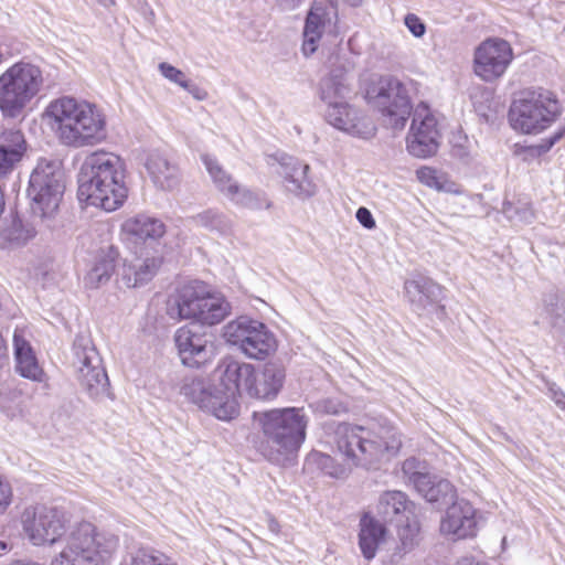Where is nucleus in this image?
<instances>
[{
    "mask_svg": "<svg viewBox=\"0 0 565 565\" xmlns=\"http://www.w3.org/2000/svg\"><path fill=\"white\" fill-rule=\"evenodd\" d=\"M351 92L347 71L342 66L331 70L319 87L320 99L326 105L324 118L329 125L350 136L370 138L375 134V125L348 102Z\"/></svg>",
    "mask_w": 565,
    "mask_h": 565,
    "instance_id": "39448f33",
    "label": "nucleus"
},
{
    "mask_svg": "<svg viewBox=\"0 0 565 565\" xmlns=\"http://www.w3.org/2000/svg\"><path fill=\"white\" fill-rule=\"evenodd\" d=\"M406 523L398 526L397 534L401 550L406 553L412 551L419 542L420 525L418 514L405 519Z\"/></svg>",
    "mask_w": 565,
    "mask_h": 565,
    "instance_id": "e433bc0d",
    "label": "nucleus"
},
{
    "mask_svg": "<svg viewBox=\"0 0 565 565\" xmlns=\"http://www.w3.org/2000/svg\"><path fill=\"white\" fill-rule=\"evenodd\" d=\"M559 113L556 96L544 88L522 90L511 104L509 121L522 134H540L548 128Z\"/></svg>",
    "mask_w": 565,
    "mask_h": 565,
    "instance_id": "9d476101",
    "label": "nucleus"
},
{
    "mask_svg": "<svg viewBox=\"0 0 565 565\" xmlns=\"http://www.w3.org/2000/svg\"><path fill=\"white\" fill-rule=\"evenodd\" d=\"M332 445L341 462H337L330 455L311 451L306 465L340 478L354 467L375 468L388 461L398 452L402 440L391 425L376 422L366 425L340 423L334 429Z\"/></svg>",
    "mask_w": 565,
    "mask_h": 565,
    "instance_id": "f03ea898",
    "label": "nucleus"
},
{
    "mask_svg": "<svg viewBox=\"0 0 565 565\" xmlns=\"http://www.w3.org/2000/svg\"><path fill=\"white\" fill-rule=\"evenodd\" d=\"M267 456L270 460L276 459L274 451H270Z\"/></svg>",
    "mask_w": 565,
    "mask_h": 565,
    "instance_id": "052dcab7",
    "label": "nucleus"
},
{
    "mask_svg": "<svg viewBox=\"0 0 565 565\" xmlns=\"http://www.w3.org/2000/svg\"><path fill=\"white\" fill-rule=\"evenodd\" d=\"M119 540L107 532H98L94 524L85 522L70 532L66 545L50 565H106L118 547Z\"/></svg>",
    "mask_w": 565,
    "mask_h": 565,
    "instance_id": "0eeeda50",
    "label": "nucleus"
},
{
    "mask_svg": "<svg viewBox=\"0 0 565 565\" xmlns=\"http://www.w3.org/2000/svg\"><path fill=\"white\" fill-rule=\"evenodd\" d=\"M73 365L81 387L92 398H99L107 394L109 381L102 359L86 338H76L73 344Z\"/></svg>",
    "mask_w": 565,
    "mask_h": 565,
    "instance_id": "4468645a",
    "label": "nucleus"
},
{
    "mask_svg": "<svg viewBox=\"0 0 565 565\" xmlns=\"http://www.w3.org/2000/svg\"><path fill=\"white\" fill-rule=\"evenodd\" d=\"M11 550V544L7 537L0 536V556Z\"/></svg>",
    "mask_w": 565,
    "mask_h": 565,
    "instance_id": "5fc2aeb1",
    "label": "nucleus"
},
{
    "mask_svg": "<svg viewBox=\"0 0 565 565\" xmlns=\"http://www.w3.org/2000/svg\"><path fill=\"white\" fill-rule=\"evenodd\" d=\"M183 89H185L189 94L192 95V97L196 100H205L209 96L207 92L200 87L199 85L188 81L186 82V87H182Z\"/></svg>",
    "mask_w": 565,
    "mask_h": 565,
    "instance_id": "09e8293b",
    "label": "nucleus"
},
{
    "mask_svg": "<svg viewBox=\"0 0 565 565\" xmlns=\"http://www.w3.org/2000/svg\"><path fill=\"white\" fill-rule=\"evenodd\" d=\"M160 265L161 258L158 257H148L136 264L125 260L117 275L125 287L136 288L150 281L157 274Z\"/></svg>",
    "mask_w": 565,
    "mask_h": 565,
    "instance_id": "c85d7f7f",
    "label": "nucleus"
},
{
    "mask_svg": "<svg viewBox=\"0 0 565 565\" xmlns=\"http://www.w3.org/2000/svg\"><path fill=\"white\" fill-rule=\"evenodd\" d=\"M329 1L334 4L343 3V4H347L350 7H358L363 2V0H329Z\"/></svg>",
    "mask_w": 565,
    "mask_h": 565,
    "instance_id": "6e6d98bb",
    "label": "nucleus"
},
{
    "mask_svg": "<svg viewBox=\"0 0 565 565\" xmlns=\"http://www.w3.org/2000/svg\"><path fill=\"white\" fill-rule=\"evenodd\" d=\"M13 348L18 373L31 381L43 382L45 380V373L39 365L31 344L18 330H15L13 334Z\"/></svg>",
    "mask_w": 565,
    "mask_h": 565,
    "instance_id": "cd10ccee",
    "label": "nucleus"
},
{
    "mask_svg": "<svg viewBox=\"0 0 565 565\" xmlns=\"http://www.w3.org/2000/svg\"><path fill=\"white\" fill-rule=\"evenodd\" d=\"M202 161L216 189L234 204L250 210H262L270 206V202L263 193L253 192L241 186L215 158L203 154Z\"/></svg>",
    "mask_w": 565,
    "mask_h": 565,
    "instance_id": "2eb2a0df",
    "label": "nucleus"
},
{
    "mask_svg": "<svg viewBox=\"0 0 565 565\" xmlns=\"http://www.w3.org/2000/svg\"><path fill=\"white\" fill-rule=\"evenodd\" d=\"M200 310L199 322L214 326L230 315L231 306L221 294L212 291L207 286V295L202 299Z\"/></svg>",
    "mask_w": 565,
    "mask_h": 565,
    "instance_id": "2f4dec72",
    "label": "nucleus"
},
{
    "mask_svg": "<svg viewBox=\"0 0 565 565\" xmlns=\"http://www.w3.org/2000/svg\"><path fill=\"white\" fill-rule=\"evenodd\" d=\"M195 222L211 232H216L222 236L231 235L233 232V222L224 213L216 210H206L194 217Z\"/></svg>",
    "mask_w": 565,
    "mask_h": 565,
    "instance_id": "72a5a7b5",
    "label": "nucleus"
},
{
    "mask_svg": "<svg viewBox=\"0 0 565 565\" xmlns=\"http://www.w3.org/2000/svg\"><path fill=\"white\" fill-rule=\"evenodd\" d=\"M415 490L429 503L444 505L457 499V491L450 481L435 475H429Z\"/></svg>",
    "mask_w": 565,
    "mask_h": 565,
    "instance_id": "7c9ffc66",
    "label": "nucleus"
},
{
    "mask_svg": "<svg viewBox=\"0 0 565 565\" xmlns=\"http://www.w3.org/2000/svg\"><path fill=\"white\" fill-rule=\"evenodd\" d=\"M276 2L284 10H294L302 2V0H276Z\"/></svg>",
    "mask_w": 565,
    "mask_h": 565,
    "instance_id": "3c124183",
    "label": "nucleus"
},
{
    "mask_svg": "<svg viewBox=\"0 0 565 565\" xmlns=\"http://www.w3.org/2000/svg\"><path fill=\"white\" fill-rule=\"evenodd\" d=\"M254 418L276 454L297 451L306 439L308 418L303 408H274L255 413Z\"/></svg>",
    "mask_w": 565,
    "mask_h": 565,
    "instance_id": "1a4fd4ad",
    "label": "nucleus"
},
{
    "mask_svg": "<svg viewBox=\"0 0 565 565\" xmlns=\"http://www.w3.org/2000/svg\"><path fill=\"white\" fill-rule=\"evenodd\" d=\"M545 320H546L545 321L546 324H548L552 328H556V329H563L564 328V326H563L564 320L561 319L559 316L548 315V316H546Z\"/></svg>",
    "mask_w": 565,
    "mask_h": 565,
    "instance_id": "8fccbe9b",
    "label": "nucleus"
},
{
    "mask_svg": "<svg viewBox=\"0 0 565 565\" xmlns=\"http://www.w3.org/2000/svg\"><path fill=\"white\" fill-rule=\"evenodd\" d=\"M355 216L359 223L367 230H373L376 226L371 211L364 206L358 209Z\"/></svg>",
    "mask_w": 565,
    "mask_h": 565,
    "instance_id": "49530a36",
    "label": "nucleus"
},
{
    "mask_svg": "<svg viewBox=\"0 0 565 565\" xmlns=\"http://www.w3.org/2000/svg\"><path fill=\"white\" fill-rule=\"evenodd\" d=\"M20 524L26 540L38 547H51L61 541L65 546L70 532L79 525L77 523L71 526L62 509L39 503L23 509Z\"/></svg>",
    "mask_w": 565,
    "mask_h": 565,
    "instance_id": "9b49d317",
    "label": "nucleus"
},
{
    "mask_svg": "<svg viewBox=\"0 0 565 565\" xmlns=\"http://www.w3.org/2000/svg\"><path fill=\"white\" fill-rule=\"evenodd\" d=\"M285 379V367L276 362L256 370L253 364L226 358L217 364L211 381L185 379L181 393L217 419L231 420L238 415L241 391L250 397L271 401L281 391Z\"/></svg>",
    "mask_w": 565,
    "mask_h": 565,
    "instance_id": "f257e3e1",
    "label": "nucleus"
},
{
    "mask_svg": "<svg viewBox=\"0 0 565 565\" xmlns=\"http://www.w3.org/2000/svg\"><path fill=\"white\" fill-rule=\"evenodd\" d=\"M6 359H7V345H6V342L2 338V335L0 334V366L2 365V363L4 362Z\"/></svg>",
    "mask_w": 565,
    "mask_h": 565,
    "instance_id": "4d7b16f0",
    "label": "nucleus"
},
{
    "mask_svg": "<svg viewBox=\"0 0 565 565\" xmlns=\"http://www.w3.org/2000/svg\"><path fill=\"white\" fill-rule=\"evenodd\" d=\"M205 295H207V285L203 281L194 280L182 286L168 301V316L175 320L199 321L201 301Z\"/></svg>",
    "mask_w": 565,
    "mask_h": 565,
    "instance_id": "aec40b11",
    "label": "nucleus"
},
{
    "mask_svg": "<svg viewBox=\"0 0 565 565\" xmlns=\"http://www.w3.org/2000/svg\"><path fill=\"white\" fill-rule=\"evenodd\" d=\"M513 60L509 42L502 39H488L480 43L473 56V72L484 82L502 77Z\"/></svg>",
    "mask_w": 565,
    "mask_h": 565,
    "instance_id": "dca6fc26",
    "label": "nucleus"
},
{
    "mask_svg": "<svg viewBox=\"0 0 565 565\" xmlns=\"http://www.w3.org/2000/svg\"><path fill=\"white\" fill-rule=\"evenodd\" d=\"M364 98L392 129L405 127L412 105L408 90L399 79L392 76L372 77L365 86Z\"/></svg>",
    "mask_w": 565,
    "mask_h": 565,
    "instance_id": "f8f14e48",
    "label": "nucleus"
},
{
    "mask_svg": "<svg viewBox=\"0 0 565 565\" xmlns=\"http://www.w3.org/2000/svg\"><path fill=\"white\" fill-rule=\"evenodd\" d=\"M476 509L466 499H455L440 520V532L451 540H462L477 534Z\"/></svg>",
    "mask_w": 565,
    "mask_h": 565,
    "instance_id": "6ab92c4d",
    "label": "nucleus"
},
{
    "mask_svg": "<svg viewBox=\"0 0 565 565\" xmlns=\"http://www.w3.org/2000/svg\"><path fill=\"white\" fill-rule=\"evenodd\" d=\"M142 2L149 9L148 2L146 0H142Z\"/></svg>",
    "mask_w": 565,
    "mask_h": 565,
    "instance_id": "680f3d73",
    "label": "nucleus"
},
{
    "mask_svg": "<svg viewBox=\"0 0 565 565\" xmlns=\"http://www.w3.org/2000/svg\"><path fill=\"white\" fill-rule=\"evenodd\" d=\"M563 137H565V122L562 125V127L555 134H553L550 137L547 148H551L553 145H555Z\"/></svg>",
    "mask_w": 565,
    "mask_h": 565,
    "instance_id": "603ef678",
    "label": "nucleus"
},
{
    "mask_svg": "<svg viewBox=\"0 0 565 565\" xmlns=\"http://www.w3.org/2000/svg\"><path fill=\"white\" fill-rule=\"evenodd\" d=\"M13 491L9 481L0 475V513L7 511L11 505Z\"/></svg>",
    "mask_w": 565,
    "mask_h": 565,
    "instance_id": "c03bdc74",
    "label": "nucleus"
},
{
    "mask_svg": "<svg viewBox=\"0 0 565 565\" xmlns=\"http://www.w3.org/2000/svg\"><path fill=\"white\" fill-rule=\"evenodd\" d=\"M269 529L273 531V532H278V523L277 521H275L274 519H270L269 521Z\"/></svg>",
    "mask_w": 565,
    "mask_h": 565,
    "instance_id": "bf43d9fd",
    "label": "nucleus"
},
{
    "mask_svg": "<svg viewBox=\"0 0 565 565\" xmlns=\"http://www.w3.org/2000/svg\"><path fill=\"white\" fill-rule=\"evenodd\" d=\"M122 565H175L167 558L154 555L148 551L139 550L132 553Z\"/></svg>",
    "mask_w": 565,
    "mask_h": 565,
    "instance_id": "a19ab883",
    "label": "nucleus"
},
{
    "mask_svg": "<svg viewBox=\"0 0 565 565\" xmlns=\"http://www.w3.org/2000/svg\"><path fill=\"white\" fill-rule=\"evenodd\" d=\"M28 151V142L20 129H6L0 135V174L11 173Z\"/></svg>",
    "mask_w": 565,
    "mask_h": 565,
    "instance_id": "b1692460",
    "label": "nucleus"
},
{
    "mask_svg": "<svg viewBox=\"0 0 565 565\" xmlns=\"http://www.w3.org/2000/svg\"><path fill=\"white\" fill-rule=\"evenodd\" d=\"M548 396L555 405L565 411V393L557 388L554 384L548 386Z\"/></svg>",
    "mask_w": 565,
    "mask_h": 565,
    "instance_id": "de8ad7c7",
    "label": "nucleus"
},
{
    "mask_svg": "<svg viewBox=\"0 0 565 565\" xmlns=\"http://www.w3.org/2000/svg\"><path fill=\"white\" fill-rule=\"evenodd\" d=\"M344 409V406L334 398H322L315 403V411L321 415H338Z\"/></svg>",
    "mask_w": 565,
    "mask_h": 565,
    "instance_id": "37998d69",
    "label": "nucleus"
},
{
    "mask_svg": "<svg viewBox=\"0 0 565 565\" xmlns=\"http://www.w3.org/2000/svg\"><path fill=\"white\" fill-rule=\"evenodd\" d=\"M62 145L90 147L107 137L106 116L100 107L86 99L63 96L47 105L44 113Z\"/></svg>",
    "mask_w": 565,
    "mask_h": 565,
    "instance_id": "7ed1b4c3",
    "label": "nucleus"
},
{
    "mask_svg": "<svg viewBox=\"0 0 565 565\" xmlns=\"http://www.w3.org/2000/svg\"><path fill=\"white\" fill-rule=\"evenodd\" d=\"M35 236V230L26 226L19 218H12L10 223L0 230V237L10 245H22Z\"/></svg>",
    "mask_w": 565,
    "mask_h": 565,
    "instance_id": "c9c22d12",
    "label": "nucleus"
},
{
    "mask_svg": "<svg viewBox=\"0 0 565 565\" xmlns=\"http://www.w3.org/2000/svg\"><path fill=\"white\" fill-rule=\"evenodd\" d=\"M115 267V255L111 252L98 255L84 277L85 286L98 288L106 284L114 274Z\"/></svg>",
    "mask_w": 565,
    "mask_h": 565,
    "instance_id": "473e14b6",
    "label": "nucleus"
},
{
    "mask_svg": "<svg viewBox=\"0 0 565 565\" xmlns=\"http://www.w3.org/2000/svg\"><path fill=\"white\" fill-rule=\"evenodd\" d=\"M438 136L437 120L428 106L424 103L417 105L406 140L408 152L417 158L435 154L438 149Z\"/></svg>",
    "mask_w": 565,
    "mask_h": 565,
    "instance_id": "f3484780",
    "label": "nucleus"
},
{
    "mask_svg": "<svg viewBox=\"0 0 565 565\" xmlns=\"http://www.w3.org/2000/svg\"><path fill=\"white\" fill-rule=\"evenodd\" d=\"M404 292L413 309L417 312L427 310L443 297V288L430 278L416 275L404 284Z\"/></svg>",
    "mask_w": 565,
    "mask_h": 565,
    "instance_id": "5701e85b",
    "label": "nucleus"
},
{
    "mask_svg": "<svg viewBox=\"0 0 565 565\" xmlns=\"http://www.w3.org/2000/svg\"><path fill=\"white\" fill-rule=\"evenodd\" d=\"M45 78L40 65L21 60L0 74V114L3 118L20 117L41 93Z\"/></svg>",
    "mask_w": 565,
    "mask_h": 565,
    "instance_id": "423d86ee",
    "label": "nucleus"
},
{
    "mask_svg": "<svg viewBox=\"0 0 565 565\" xmlns=\"http://www.w3.org/2000/svg\"><path fill=\"white\" fill-rule=\"evenodd\" d=\"M455 565H488V564L478 562L473 557H470V556H463V557L459 558Z\"/></svg>",
    "mask_w": 565,
    "mask_h": 565,
    "instance_id": "864d4df0",
    "label": "nucleus"
},
{
    "mask_svg": "<svg viewBox=\"0 0 565 565\" xmlns=\"http://www.w3.org/2000/svg\"><path fill=\"white\" fill-rule=\"evenodd\" d=\"M386 529L373 516L364 514L360 520L359 546L366 559L375 557L379 547L385 542Z\"/></svg>",
    "mask_w": 565,
    "mask_h": 565,
    "instance_id": "c756f323",
    "label": "nucleus"
},
{
    "mask_svg": "<svg viewBox=\"0 0 565 565\" xmlns=\"http://www.w3.org/2000/svg\"><path fill=\"white\" fill-rule=\"evenodd\" d=\"M223 338L253 360H265L277 350L276 337L268 327L247 316L227 322L223 328Z\"/></svg>",
    "mask_w": 565,
    "mask_h": 565,
    "instance_id": "ddd939ff",
    "label": "nucleus"
},
{
    "mask_svg": "<svg viewBox=\"0 0 565 565\" xmlns=\"http://www.w3.org/2000/svg\"><path fill=\"white\" fill-rule=\"evenodd\" d=\"M99 4H102L105 8H110L116 4V0H97Z\"/></svg>",
    "mask_w": 565,
    "mask_h": 565,
    "instance_id": "13d9d810",
    "label": "nucleus"
},
{
    "mask_svg": "<svg viewBox=\"0 0 565 565\" xmlns=\"http://www.w3.org/2000/svg\"><path fill=\"white\" fill-rule=\"evenodd\" d=\"M128 196L126 164L116 153L97 150L89 153L78 175V198L107 212L119 209Z\"/></svg>",
    "mask_w": 565,
    "mask_h": 565,
    "instance_id": "20e7f679",
    "label": "nucleus"
},
{
    "mask_svg": "<svg viewBox=\"0 0 565 565\" xmlns=\"http://www.w3.org/2000/svg\"><path fill=\"white\" fill-rule=\"evenodd\" d=\"M277 172L284 178L286 190L298 198H309L315 194L316 186L308 179L309 166L288 154H280Z\"/></svg>",
    "mask_w": 565,
    "mask_h": 565,
    "instance_id": "4be33fe9",
    "label": "nucleus"
},
{
    "mask_svg": "<svg viewBox=\"0 0 565 565\" xmlns=\"http://www.w3.org/2000/svg\"><path fill=\"white\" fill-rule=\"evenodd\" d=\"M332 28L331 13L321 6H315L309 11L305 29L302 51L305 55L313 54L322 35Z\"/></svg>",
    "mask_w": 565,
    "mask_h": 565,
    "instance_id": "a878e982",
    "label": "nucleus"
},
{
    "mask_svg": "<svg viewBox=\"0 0 565 565\" xmlns=\"http://www.w3.org/2000/svg\"><path fill=\"white\" fill-rule=\"evenodd\" d=\"M450 142L452 156L463 162H469L473 158L476 142L466 135L458 131L452 135Z\"/></svg>",
    "mask_w": 565,
    "mask_h": 565,
    "instance_id": "58836bf2",
    "label": "nucleus"
},
{
    "mask_svg": "<svg viewBox=\"0 0 565 565\" xmlns=\"http://www.w3.org/2000/svg\"><path fill=\"white\" fill-rule=\"evenodd\" d=\"M146 171L158 190L172 191L181 182V174L178 164L170 159L167 152L151 150L147 153L145 163Z\"/></svg>",
    "mask_w": 565,
    "mask_h": 565,
    "instance_id": "412c9836",
    "label": "nucleus"
},
{
    "mask_svg": "<svg viewBox=\"0 0 565 565\" xmlns=\"http://www.w3.org/2000/svg\"><path fill=\"white\" fill-rule=\"evenodd\" d=\"M158 67H159L161 75L164 78L179 85L180 87H186V82L189 79L181 70L174 67L173 65H171L167 62L160 63Z\"/></svg>",
    "mask_w": 565,
    "mask_h": 565,
    "instance_id": "79ce46f5",
    "label": "nucleus"
},
{
    "mask_svg": "<svg viewBox=\"0 0 565 565\" xmlns=\"http://www.w3.org/2000/svg\"><path fill=\"white\" fill-rule=\"evenodd\" d=\"M502 211L504 215L513 222L531 223L534 218L533 210L527 203H522L520 206H516L511 202H505Z\"/></svg>",
    "mask_w": 565,
    "mask_h": 565,
    "instance_id": "ea45409f",
    "label": "nucleus"
},
{
    "mask_svg": "<svg viewBox=\"0 0 565 565\" xmlns=\"http://www.w3.org/2000/svg\"><path fill=\"white\" fill-rule=\"evenodd\" d=\"M377 512L385 520L402 521L417 514L416 504L399 490L384 491L377 502Z\"/></svg>",
    "mask_w": 565,
    "mask_h": 565,
    "instance_id": "bb28decb",
    "label": "nucleus"
},
{
    "mask_svg": "<svg viewBox=\"0 0 565 565\" xmlns=\"http://www.w3.org/2000/svg\"><path fill=\"white\" fill-rule=\"evenodd\" d=\"M65 190L64 171L57 160L40 159L26 190L31 213L42 222L55 217Z\"/></svg>",
    "mask_w": 565,
    "mask_h": 565,
    "instance_id": "6e6552de",
    "label": "nucleus"
},
{
    "mask_svg": "<svg viewBox=\"0 0 565 565\" xmlns=\"http://www.w3.org/2000/svg\"><path fill=\"white\" fill-rule=\"evenodd\" d=\"M166 233L164 223L148 214H137L127 218L121 225V234L135 243L157 241Z\"/></svg>",
    "mask_w": 565,
    "mask_h": 565,
    "instance_id": "393cba45",
    "label": "nucleus"
},
{
    "mask_svg": "<svg viewBox=\"0 0 565 565\" xmlns=\"http://www.w3.org/2000/svg\"><path fill=\"white\" fill-rule=\"evenodd\" d=\"M416 177L420 183L437 191L460 194L462 191L457 184L450 182L444 173L438 172L430 167H422L416 171Z\"/></svg>",
    "mask_w": 565,
    "mask_h": 565,
    "instance_id": "f704fd0d",
    "label": "nucleus"
},
{
    "mask_svg": "<svg viewBox=\"0 0 565 565\" xmlns=\"http://www.w3.org/2000/svg\"><path fill=\"white\" fill-rule=\"evenodd\" d=\"M403 476L407 479V481L413 484L416 489L418 486L423 484V482L428 478L429 468L426 461H422L415 457L407 458L402 465Z\"/></svg>",
    "mask_w": 565,
    "mask_h": 565,
    "instance_id": "4c0bfd02",
    "label": "nucleus"
},
{
    "mask_svg": "<svg viewBox=\"0 0 565 565\" xmlns=\"http://www.w3.org/2000/svg\"><path fill=\"white\" fill-rule=\"evenodd\" d=\"M174 342L182 363L189 367H200L212 361L215 350L207 334L198 326H184L174 334Z\"/></svg>",
    "mask_w": 565,
    "mask_h": 565,
    "instance_id": "a211bd4d",
    "label": "nucleus"
},
{
    "mask_svg": "<svg viewBox=\"0 0 565 565\" xmlns=\"http://www.w3.org/2000/svg\"><path fill=\"white\" fill-rule=\"evenodd\" d=\"M404 23L415 38H422L426 32L425 23L414 13L406 14Z\"/></svg>",
    "mask_w": 565,
    "mask_h": 565,
    "instance_id": "a18cd8bd",
    "label": "nucleus"
}]
</instances>
